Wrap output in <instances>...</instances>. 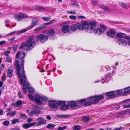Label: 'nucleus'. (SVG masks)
<instances>
[{
	"mask_svg": "<svg viewBox=\"0 0 130 130\" xmlns=\"http://www.w3.org/2000/svg\"><path fill=\"white\" fill-rule=\"evenodd\" d=\"M22 127L24 129H27L31 127V125L30 124L25 123L23 124Z\"/></svg>",
	"mask_w": 130,
	"mask_h": 130,
	"instance_id": "f704fd0d",
	"label": "nucleus"
},
{
	"mask_svg": "<svg viewBox=\"0 0 130 130\" xmlns=\"http://www.w3.org/2000/svg\"><path fill=\"white\" fill-rule=\"evenodd\" d=\"M68 13L70 14H75L76 13V11L75 10H72L70 11H67Z\"/></svg>",
	"mask_w": 130,
	"mask_h": 130,
	"instance_id": "5fc2aeb1",
	"label": "nucleus"
},
{
	"mask_svg": "<svg viewBox=\"0 0 130 130\" xmlns=\"http://www.w3.org/2000/svg\"><path fill=\"white\" fill-rule=\"evenodd\" d=\"M34 101L37 104L41 105L43 104H45L48 101V99L43 95L41 96L36 94L34 96Z\"/></svg>",
	"mask_w": 130,
	"mask_h": 130,
	"instance_id": "f03ea898",
	"label": "nucleus"
},
{
	"mask_svg": "<svg viewBox=\"0 0 130 130\" xmlns=\"http://www.w3.org/2000/svg\"><path fill=\"white\" fill-rule=\"evenodd\" d=\"M100 29H102V30L103 32L105 31L106 29V27L104 25L101 24L100 25Z\"/></svg>",
	"mask_w": 130,
	"mask_h": 130,
	"instance_id": "58836bf2",
	"label": "nucleus"
},
{
	"mask_svg": "<svg viewBox=\"0 0 130 130\" xmlns=\"http://www.w3.org/2000/svg\"><path fill=\"white\" fill-rule=\"evenodd\" d=\"M37 39L42 43H44L48 40V37L47 35L41 34L37 36Z\"/></svg>",
	"mask_w": 130,
	"mask_h": 130,
	"instance_id": "20e7f679",
	"label": "nucleus"
},
{
	"mask_svg": "<svg viewBox=\"0 0 130 130\" xmlns=\"http://www.w3.org/2000/svg\"><path fill=\"white\" fill-rule=\"evenodd\" d=\"M100 8H102V9L106 11L109 12L111 11V9L107 7L106 6L104 5L100 4L99 6Z\"/></svg>",
	"mask_w": 130,
	"mask_h": 130,
	"instance_id": "a878e982",
	"label": "nucleus"
},
{
	"mask_svg": "<svg viewBox=\"0 0 130 130\" xmlns=\"http://www.w3.org/2000/svg\"><path fill=\"white\" fill-rule=\"evenodd\" d=\"M50 106L52 108L57 109L58 108V102L55 101H49L48 102Z\"/></svg>",
	"mask_w": 130,
	"mask_h": 130,
	"instance_id": "9b49d317",
	"label": "nucleus"
},
{
	"mask_svg": "<svg viewBox=\"0 0 130 130\" xmlns=\"http://www.w3.org/2000/svg\"><path fill=\"white\" fill-rule=\"evenodd\" d=\"M123 107L124 108L130 107V104H126L123 105Z\"/></svg>",
	"mask_w": 130,
	"mask_h": 130,
	"instance_id": "bf43d9fd",
	"label": "nucleus"
},
{
	"mask_svg": "<svg viewBox=\"0 0 130 130\" xmlns=\"http://www.w3.org/2000/svg\"><path fill=\"white\" fill-rule=\"evenodd\" d=\"M11 121L12 124H14L16 123H19L20 122V120L18 119H14L12 120Z\"/></svg>",
	"mask_w": 130,
	"mask_h": 130,
	"instance_id": "37998d69",
	"label": "nucleus"
},
{
	"mask_svg": "<svg viewBox=\"0 0 130 130\" xmlns=\"http://www.w3.org/2000/svg\"><path fill=\"white\" fill-rule=\"evenodd\" d=\"M124 38L125 39L128 40L127 41V44L130 46V36H125Z\"/></svg>",
	"mask_w": 130,
	"mask_h": 130,
	"instance_id": "8fccbe9b",
	"label": "nucleus"
},
{
	"mask_svg": "<svg viewBox=\"0 0 130 130\" xmlns=\"http://www.w3.org/2000/svg\"><path fill=\"white\" fill-rule=\"evenodd\" d=\"M124 34L123 33H118L117 34L116 36V37H118L119 38H123V37Z\"/></svg>",
	"mask_w": 130,
	"mask_h": 130,
	"instance_id": "a19ab883",
	"label": "nucleus"
},
{
	"mask_svg": "<svg viewBox=\"0 0 130 130\" xmlns=\"http://www.w3.org/2000/svg\"><path fill=\"white\" fill-rule=\"evenodd\" d=\"M112 75V73L110 72L105 75L104 78L102 80L101 83L103 84L105 82L106 83H108L110 80L111 79V77Z\"/></svg>",
	"mask_w": 130,
	"mask_h": 130,
	"instance_id": "9d476101",
	"label": "nucleus"
},
{
	"mask_svg": "<svg viewBox=\"0 0 130 130\" xmlns=\"http://www.w3.org/2000/svg\"><path fill=\"white\" fill-rule=\"evenodd\" d=\"M38 21V19L37 17H35L33 18L31 21V23L30 26H28L27 28L24 29V30H26V31L29 29H31L35 25L37 24Z\"/></svg>",
	"mask_w": 130,
	"mask_h": 130,
	"instance_id": "6e6552de",
	"label": "nucleus"
},
{
	"mask_svg": "<svg viewBox=\"0 0 130 130\" xmlns=\"http://www.w3.org/2000/svg\"><path fill=\"white\" fill-rule=\"evenodd\" d=\"M84 22H85L82 23H77L78 25V28L79 30H85L86 27V25H87L86 24L84 23Z\"/></svg>",
	"mask_w": 130,
	"mask_h": 130,
	"instance_id": "4468645a",
	"label": "nucleus"
},
{
	"mask_svg": "<svg viewBox=\"0 0 130 130\" xmlns=\"http://www.w3.org/2000/svg\"><path fill=\"white\" fill-rule=\"evenodd\" d=\"M59 117L61 118H66V117H68V115H60L59 116Z\"/></svg>",
	"mask_w": 130,
	"mask_h": 130,
	"instance_id": "774afa93",
	"label": "nucleus"
},
{
	"mask_svg": "<svg viewBox=\"0 0 130 130\" xmlns=\"http://www.w3.org/2000/svg\"><path fill=\"white\" fill-rule=\"evenodd\" d=\"M95 28L94 27H91L90 26H88L86 27L85 29L86 31L89 33H91L93 32L95 29Z\"/></svg>",
	"mask_w": 130,
	"mask_h": 130,
	"instance_id": "6ab92c4d",
	"label": "nucleus"
},
{
	"mask_svg": "<svg viewBox=\"0 0 130 130\" xmlns=\"http://www.w3.org/2000/svg\"><path fill=\"white\" fill-rule=\"evenodd\" d=\"M3 123L4 126H8L9 124V122L8 121L5 120L3 122Z\"/></svg>",
	"mask_w": 130,
	"mask_h": 130,
	"instance_id": "864d4df0",
	"label": "nucleus"
},
{
	"mask_svg": "<svg viewBox=\"0 0 130 130\" xmlns=\"http://www.w3.org/2000/svg\"><path fill=\"white\" fill-rule=\"evenodd\" d=\"M40 113V111L36 109H33L31 110L29 115L30 116H32L34 114L37 115Z\"/></svg>",
	"mask_w": 130,
	"mask_h": 130,
	"instance_id": "dca6fc26",
	"label": "nucleus"
},
{
	"mask_svg": "<svg viewBox=\"0 0 130 130\" xmlns=\"http://www.w3.org/2000/svg\"><path fill=\"white\" fill-rule=\"evenodd\" d=\"M42 18L43 20L46 21H48L50 20L51 18V17L50 16L48 17H42Z\"/></svg>",
	"mask_w": 130,
	"mask_h": 130,
	"instance_id": "49530a36",
	"label": "nucleus"
},
{
	"mask_svg": "<svg viewBox=\"0 0 130 130\" xmlns=\"http://www.w3.org/2000/svg\"><path fill=\"white\" fill-rule=\"evenodd\" d=\"M128 94H130V86L124 89V92L123 93L122 95L123 96H125Z\"/></svg>",
	"mask_w": 130,
	"mask_h": 130,
	"instance_id": "412c9836",
	"label": "nucleus"
},
{
	"mask_svg": "<svg viewBox=\"0 0 130 130\" xmlns=\"http://www.w3.org/2000/svg\"><path fill=\"white\" fill-rule=\"evenodd\" d=\"M87 101L86 102H85L84 104V105L85 106H90L92 104V103L90 101Z\"/></svg>",
	"mask_w": 130,
	"mask_h": 130,
	"instance_id": "3c124183",
	"label": "nucleus"
},
{
	"mask_svg": "<svg viewBox=\"0 0 130 130\" xmlns=\"http://www.w3.org/2000/svg\"><path fill=\"white\" fill-rule=\"evenodd\" d=\"M28 92L30 93H33L34 92L35 90L34 89L31 87H28Z\"/></svg>",
	"mask_w": 130,
	"mask_h": 130,
	"instance_id": "c03bdc74",
	"label": "nucleus"
},
{
	"mask_svg": "<svg viewBox=\"0 0 130 130\" xmlns=\"http://www.w3.org/2000/svg\"><path fill=\"white\" fill-rule=\"evenodd\" d=\"M67 104L69 106H70L71 108L73 109H77L80 107V106L77 105V102L76 101H70L68 102Z\"/></svg>",
	"mask_w": 130,
	"mask_h": 130,
	"instance_id": "0eeeda50",
	"label": "nucleus"
},
{
	"mask_svg": "<svg viewBox=\"0 0 130 130\" xmlns=\"http://www.w3.org/2000/svg\"><path fill=\"white\" fill-rule=\"evenodd\" d=\"M70 30V27L68 25L63 26L62 27V30L64 33H66L68 32Z\"/></svg>",
	"mask_w": 130,
	"mask_h": 130,
	"instance_id": "aec40b11",
	"label": "nucleus"
},
{
	"mask_svg": "<svg viewBox=\"0 0 130 130\" xmlns=\"http://www.w3.org/2000/svg\"><path fill=\"white\" fill-rule=\"evenodd\" d=\"M20 117L21 119L24 120L26 119L27 118L26 115L24 114H21L20 115Z\"/></svg>",
	"mask_w": 130,
	"mask_h": 130,
	"instance_id": "603ef678",
	"label": "nucleus"
},
{
	"mask_svg": "<svg viewBox=\"0 0 130 130\" xmlns=\"http://www.w3.org/2000/svg\"><path fill=\"white\" fill-rule=\"evenodd\" d=\"M12 60V58L10 57L9 56H8L7 57V58L6 59V62L10 63Z\"/></svg>",
	"mask_w": 130,
	"mask_h": 130,
	"instance_id": "6e6d98bb",
	"label": "nucleus"
},
{
	"mask_svg": "<svg viewBox=\"0 0 130 130\" xmlns=\"http://www.w3.org/2000/svg\"><path fill=\"white\" fill-rule=\"evenodd\" d=\"M58 105V106H61L60 109L63 111H66L69 108V105L66 104V102L65 101H59Z\"/></svg>",
	"mask_w": 130,
	"mask_h": 130,
	"instance_id": "423d86ee",
	"label": "nucleus"
},
{
	"mask_svg": "<svg viewBox=\"0 0 130 130\" xmlns=\"http://www.w3.org/2000/svg\"><path fill=\"white\" fill-rule=\"evenodd\" d=\"M81 127L79 125H75L72 127L74 130H80Z\"/></svg>",
	"mask_w": 130,
	"mask_h": 130,
	"instance_id": "c9c22d12",
	"label": "nucleus"
},
{
	"mask_svg": "<svg viewBox=\"0 0 130 130\" xmlns=\"http://www.w3.org/2000/svg\"><path fill=\"white\" fill-rule=\"evenodd\" d=\"M26 31V30H24V29H23L17 31H13L12 32H11L9 33V34H8L7 35H11L14 33L15 32H16L17 34H20L21 33L24 32Z\"/></svg>",
	"mask_w": 130,
	"mask_h": 130,
	"instance_id": "4be33fe9",
	"label": "nucleus"
},
{
	"mask_svg": "<svg viewBox=\"0 0 130 130\" xmlns=\"http://www.w3.org/2000/svg\"><path fill=\"white\" fill-rule=\"evenodd\" d=\"M13 75V68L12 67H10L8 69L7 76L10 78H11Z\"/></svg>",
	"mask_w": 130,
	"mask_h": 130,
	"instance_id": "f3484780",
	"label": "nucleus"
},
{
	"mask_svg": "<svg viewBox=\"0 0 130 130\" xmlns=\"http://www.w3.org/2000/svg\"><path fill=\"white\" fill-rule=\"evenodd\" d=\"M10 53V52L8 51H5L4 52V54L7 57L9 56L8 55Z\"/></svg>",
	"mask_w": 130,
	"mask_h": 130,
	"instance_id": "e2e57ef3",
	"label": "nucleus"
},
{
	"mask_svg": "<svg viewBox=\"0 0 130 130\" xmlns=\"http://www.w3.org/2000/svg\"><path fill=\"white\" fill-rule=\"evenodd\" d=\"M16 113V112L14 111H9L7 114V116L10 117H12Z\"/></svg>",
	"mask_w": 130,
	"mask_h": 130,
	"instance_id": "72a5a7b5",
	"label": "nucleus"
},
{
	"mask_svg": "<svg viewBox=\"0 0 130 130\" xmlns=\"http://www.w3.org/2000/svg\"><path fill=\"white\" fill-rule=\"evenodd\" d=\"M34 38V37L33 36H32L29 37L27 39V44L26 47V49L27 50H30L35 45V42L34 41H32Z\"/></svg>",
	"mask_w": 130,
	"mask_h": 130,
	"instance_id": "7ed1b4c3",
	"label": "nucleus"
},
{
	"mask_svg": "<svg viewBox=\"0 0 130 130\" xmlns=\"http://www.w3.org/2000/svg\"><path fill=\"white\" fill-rule=\"evenodd\" d=\"M69 18L72 20H75L76 18V17L75 15H71L69 16Z\"/></svg>",
	"mask_w": 130,
	"mask_h": 130,
	"instance_id": "052dcab7",
	"label": "nucleus"
},
{
	"mask_svg": "<svg viewBox=\"0 0 130 130\" xmlns=\"http://www.w3.org/2000/svg\"><path fill=\"white\" fill-rule=\"evenodd\" d=\"M84 23L86 24L87 25H88L91 26V27L95 28L96 23L95 21H91L89 22H85Z\"/></svg>",
	"mask_w": 130,
	"mask_h": 130,
	"instance_id": "a211bd4d",
	"label": "nucleus"
},
{
	"mask_svg": "<svg viewBox=\"0 0 130 130\" xmlns=\"http://www.w3.org/2000/svg\"><path fill=\"white\" fill-rule=\"evenodd\" d=\"M55 125L52 124H48L46 126V127L49 129H53L55 126Z\"/></svg>",
	"mask_w": 130,
	"mask_h": 130,
	"instance_id": "ea45409f",
	"label": "nucleus"
},
{
	"mask_svg": "<svg viewBox=\"0 0 130 130\" xmlns=\"http://www.w3.org/2000/svg\"><path fill=\"white\" fill-rule=\"evenodd\" d=\"M66 126H63V127L59 126L58 128V130H63L66 128Z\"/></svg>",
	"mask_w": 130,
	"mask_h": 130,
	"instance_id": "680f3d73",
	"label": "nucleus"
},
{
	"mask_svg": "<svg viewBox=\"0 0 130 130\" xmlns=\"http://www.w3.org/2000/svg\"><path fill=\"white\" fill-rule=\"evenodd\" d=\"M26 43L25 42L23 43L20 46V48H22L24 47L26 45Z\"/></svg>",
	"mask_w": 130,
	"mask_h": 130,
	"instance_id": "0e129e2a",
	"label": "nucleus"
},
{
	"mask_svg": "<svg viewBox=\"0 0 130 130\" xmlns=\"http://www.w3.org/2000/svg\"><path fill=\"white\" fill-rule=\"evenodd\" d=\"M82 119L83 122H85L89 121L90 120V117L87 116L83 117L82 118Z\"/></svg>",
	"mask_w": 130,
	"mask_h": 130,
	"instance_id": "7c9ffc66",
	"label": "nucleus"
},
{
	"mask_svg": "<svg viewBox=\"0 0 130 130\" xmlns=\"http://www.w3.org/2000/svg\"><path fill=\"white\" fill-rule=\"evenodd\" d=\"M130 112V109H127L123 111L120 112L119 113L120 115H123L128 113Z\"/></svg>",
	"mask_w": 130,
	"mask_h": 130,
	"instance_id": "473e14b6",
	"label": "nucleus"
},
{
	"mask_svg": "<svg viewBox=\"0 0 130 130\" xmlns=\"http://www.w3.org/2000/svg\"><path fill=\"white\" fill-rule=\"evenodd\" d=\"M36 126H38L46 123V120L42 117L38 118Z\"/></svg>",
	"mask_w": 130,
	"mask_h": 130,
	"instance_id": "f8f14e48",
	"label": "nucleus"
},
{
	"mask_svg": "<svg viewBox=\"0 0 130 130\" xmlns=\"http://www.w3.org/2000/svg\"><path fill=\"white\" fill-rule=\"evenodd\" d=\"M43 28L42 27H40L38 28H37L35 29V32H37L39 31H40L43 29Z\"/></svg>",
	"mask_w": 130,
	"mask_h": 130,
	"instance_id": "4d7b16f0",
	"label": "nucleus"
},
{
	"mask_svg": "<svg viewBox=\"0 0 130 130\" xmlns=\"http://www.w3.org/2000/svg\"><path fill=\"white\" fill-rule=\"evenodd\" d=\"M115 32V31L112 29H110L106 33L107 35L110 37H114Z\"/></svg>",
	"mask_w": 130,
	"mask_h": 130,
	"instance_id": "2eb2a0df",
	"label": "nucleus"
},
{
	"mask_svg": "<svg viewBox=\"0 0 130 130\" xmlns=\"http://www.w3.org/2000/svg\"><path fill=\"white\" fill-rule=\"evenodd\" d=\"M18 95L19 97L20 98H23V95L20 91L18 93Z\"/></svg>",
	"mask_w": 130,
	"mask_h": 130,
	"instance_id": "338daca9",
	"label": "nucleus"
},
{
	"mask_svg": "<svg viewBox=\"0 0 130 130\" xmlns=\"http://www.w3.org/2000/svg\"><path fill=\"white\" fill-rule=\"evenodd\" d=\"M119 4L124 9H127V7L126 6L125 4L122 2L119 3Z\"/></svg>",
	"mask_w": 130,
	"mask_h": 130,
	"instance_id": "a18cd8bd",
	"label": "nucleus"
},
{
	"mask_svg": "<svg viewBox=\"0 0 130 130\" xmlns=\"http://www.w3.org/2000/svg\"><path fill=\"white\" fill-rule=\"evenodd\" d=\"M104 96L103 95H95L94 96H92L90 97L89 98V100L90 101H91L93 99H96L98 100L99 101V100H101L104 99Z\"/></svg>",
	"mask_w": 130,
	"mask_h": 130,
	"instance_id": "ddd939ff",
	"label": "nucleus"
},
{
	"mask_svg": "<svg viewBox=\"0 0 130 130\" xmlns=\"http://www.w3.org/2000/svg\"><path fill=\"white\" fill-rule=\"evenodd\" d=\"M12 47L14 51H16L18 48V46L17 45H14Z\"/></svg>",
	"mask_w": 130,
	"mask_h": 130,
	"instance_id": "69168bd1",
	"label": "nucleus"
},
{
	"mask_svg": "<svg viewBox=\"0 0 130 130\" xmlns=\"http://www.w3.org/2000/svg\"><path fill=\"white\" fill-rule=\"evenodd\" d=\"M55 33V30L53 29L50 30L47 32V34L49 36H53Z\"/></svg>",
	"mask_w": 130,
	"mask_h": 130,
	"instance_id": "2f4dec72",
	"label": "nucleus"
},
{
	"mask_svg": "<svg viewBox=\"0 0 130 130\" xmlns=\"http://www.w3.org/2000/svg\"><path fill=\"white\" fill-rule=\"evenodd\" d=\"M94 32L96 34H97L99 35L101 34L102 33H103L102 30V29L100 28L96 29L94 31Z\"/></svg>",
	"mask_w": 130,
	"mask_h": 130,
	"instance_id": "4c0bfd02",
	"label": "nucleus"
},
{
	"mask_svg": "<svg viewBox=\"0 0 130 130\" xmlns=\"http://www.w3.org/2000/svg\"><path fill=\"white\" fill-rule=\"evenodd\" d=\"M26 31V30H24V29H23L17 31H13L12 32H11L9 33V34H8L7 35H11L14 33L15 32H16L17 34H20L21 33L24 32Z\"/></svg>",
	"mask_w": 130,
	"mask_h": 130,
	"instance_id": "5701e85b",
	"label": "nucleus"
},
{
	"mask_svg": "<svg viewBox=\"0 0 130 130\" xmlns=\"http://www.w3.org/2000/svg\"><path fill=\"white\" fill-rule=\"evenodd\" d=\"M36 9L38 11L43 12L45 10V8L43 7H42L38 6L36 7Z\"/></svg>",
	"mask_w": 130,
	"mask_h": 130,
	"instance_id": "e433bc0d",
	"label": "nucleus"
},
{
	"mask_svg": "<svg viewBox=\"0 0 130 130\" xmlns=\"http://www.w3.org/2000/svg\"><path fill=\"white\" fill-rule=\"evenodd\" d=\"M55 22H56L55 20H52L49 22L44 23V25H50V24H52L53 23H55Z\"/></svg>",
	"mask_w": 130,
	"mask_h": 130,
	"instance_id": "09e8293b",
	"label": "nucleus"
},
{
	"mask_svg": "<svg viewBox=\"0 0 130 130\" xmlns=\"http://www.w3.org/2000/svg\"><path fill=\"white\" fill-rule=\"evenodd\" d=\"M25 75V76H24V79H25L24 81L23 82V83H21L20 80H21V78H20V83L22 84H23V87L22 88V90L23 92L25 94L26 93V89L28 88V87H29V85L28 82L27 81L26 82V77Z\"/></svg>",
	"mask_w": 130,
	"mask_h": 130,
	"instance_id": "39448f33",
	"label": "nucleus"
},
{
	"mask_svg": "<svg viewBox=\"0 0 130 130\" xmlns=\"http://www.w3.org/2000/svg\"><path fill=\"white\" fill-rule=\"evenodd\" d=\"M88 101H90V100H89V98L87 99H83L80 100H77L76 102H77V104L78 103L79 104L82 105H83L85 102Z\"/></svg>",
	"mask_w": 130,
	"mask_h": 130,
	"instance_id": "bb28decb",
	"label": "nucleus"
},
{
	"mask_svg": "<svg viewBox=\"0 0 130 130\" xmlns=\"http://www.w3.org/2000/svg\"><path fill=\"white\" fill-rule=\"evenodd\" d=\"M25 56V53L23 52H19L16 56V59H20L19 62L17 60L15 62V66L16 68V71L19 78H21V83L24 81L25 72L24 70V60L23 59Z\"/></svg>",
	"mask_w": 130,
	"mask_h": 130,
	"instance_id": "f257e3e1",
	"label": "nucleus"
},
{
	"mask_svg": "<svg viewBox=\"0 0 130 130\" xmlns=\"http://www.w3.org/2000/svg\"><path fill=\"white\" fill-rule=\"evenodd\" d=\"M78 26L77 23L72 25L70 27L71 31H75L78 28Z\"/></svg>",
	"mask_w": 130,
	"mask_h": 130,
	"instance_id": "b1692460",
	"label": "nucleus"
},
{
	"mask_svg": "<svg viewBox=\"0 0 130 130\" xmlns=\"http://www.w3.org/2000/svg\"><path fill=\"white\" fill-rule=\"evenodd\" d=\"M117 42L119 45L121 44L123 46L127 44L125 40L123 39H119L118 40Z\"/></svg>",
	"mask_w": 130,
	"mask_h": 130,
	"instance_id": "c85d7f7f",
	"label": "nucleus"
},
{
	"mask_svg": "<svg viewBox=\"0 0 130 130\" xmlns=\"http://www.w3.org/2000/svg\"><path fill=\"white\" fill-rule=\"evenodd\" d=\"M122 92L121 90H119L115 91H113L114 98H116L120 95Z\"/></svg>",
	"mask_w": 130,
	"mask_h": 130,
	"instance_id": "393cba45",
	"label": "nucleus"
},
{
	"mask_svg": "<svg viewBox=\"0 0 130 130\" xmlns=\"http://www.w3.org/2000/svg\"><path fill=\"white\" fill-rule=\"evenodd\" d=\"M106 96H109L111 99L114 98L113 91H111L107 92L106 94Z\"/></svg>",
	"mask_w": 130,
	"mask_h": 130,
	"instance_id": "c756f323",
	"label": "nucleus"
},
{
	"mask_svg": "<svg viewBox=\"0 0 130 130\" xmlns=\"http://www.w3.org/2000/svg\"><path fill=\"white\" fill-rule=\"evenodd\" d=\"M14 17L15 20L18 22L21 20L23 18H27L28 17L27 15L21 13L15 14Z\"/></svg>",
	"mask_w": 130,
	"mask_h": 130,
	"instance_id": "1a4fd4ad",
	"label": "nucleus"
},
{
	"mask_svg": "<svg viewBox=\"0 0 130 130\" xmlns=\"http://www.w3.org/2000/svg\"><path fill=\"white\" fill-rule=\"evenodd\" d=\"M22 103L21 101L20 100H19L17 101L15 103L12 104L11 105L13 106L19 107L21 106Z\"/></svg>",
	"mask_w": 130,
	"mask_h": 130,
	"instance_id": "cd10ccee",
	"label": "nucleus"
},
{
	"mask_svg": "<svg viewBox=\"0 0 130 130\" xmlns=\"http://www.w3.org/2000/svg\"><path fill=\"white\" fill-rule=\"evenodd\" d=\"M28 97L30 100L32 101L33 100H34V96L31 95L29 94L28 95Z\"/></svg>",
	"mask_w": 130,
	"mask_h": 130,
	"instance_id": "13d9d810",
	"label": "nucleus"
},
{
	"mask_svg": "<svg viewBox=\"0 0 130 130\" xmlns=\"http://www.w3.org/2000/svg\"><path fill=\"white\" fill-rule=\"evenodd\" d=\"M91 103H92V104H96L98 103L99 102V101L96 99H95L94 100H92Z\"/></svg>",
	"mask_w": 130,
	"mask_h": 130,
	"instance_id": "de8ad7c7",
	"label": "nucleus"
},
{
	"mask_svg": "<svg viewBox=\"0 0 130 130\" xmlns=\"http://www.w3.org/2000/svg\"><path fill=\"white\" fill-rule=\"evenodd\" d=\"M110 68L108 66H103L102 67L101 69L102 70L105 71V70H109Z\"/></svg>",
	"mask_w": 130,
	"mask_h": 130,
	"instance_id": "79ce46f5",
	"label": "nucleus"
}]
</instances>
